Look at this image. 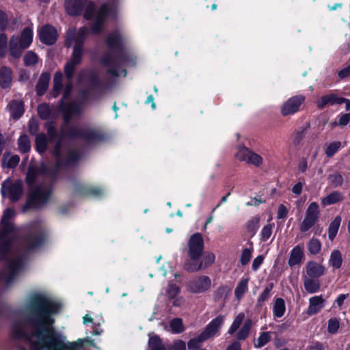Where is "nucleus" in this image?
<instances>
[{"label":"nucleus","instance_id":"nucleus-45","mask_svg":"<svg viewBox=\"0 0 350 350\" xmlns=\"http://www.w3.org/2000/svg\"><path fill=\"white\" fill-rule=\"evenodd\" d=\"M260 226V217L255 216L251 218L247 223V231L254 234L258 230Z\"/></svg>","mask_w":350,"mask_h":350},{"label":"nucleus","instance_id":"nucleus-36","mask_svg":"<svg viewBox=\"0 0 350 350\" xmlns=\"http://www.w3.org/2000/svg\"><path fill=\"white\" fill-rule=\"evenodd\" d=\"M244 319L245 314L243 312H241L239 314H237L235 317L230 328L228 329V333L230 335L234 334L239 329L241 325L243 323Z\"/></svg>","mask_w":350,"mask_h":350},{"label":"nucleus","instance_id":"nucleus-7","mask_svg":"<svg viewBox=\"0 0 350 350\" xmlns=\"http://www.w3.org/2000/svg\"><path fill=\"white\" fill-rule=\"evenodd\" d=\"M70 137H81L89 144L95 143L103 139L101 131L97 129L74 127L66 133Z\"/></svg>","mask_w":350,"mask_h":350},{"label":"nucleus","instance_id":"nucleus-60","mask_svg":"<svg viewBox=\"0 0 350 350\" xmlns=\"http://www.w3.org/2000/svg\"><path fill=\"white\" fill-rule=\"evenodd\" d=\"M8 25V16L6 14L0 10V31H3Z\"/></svg>","mask_w":350,"mask_h":350},{"label":"nucleus","instance_id":"nucleus-37","mask_svg":"<svg viewBox=\"0 0 350 350\" xmlns=\"http://www.w3.org/2000/svg\"><path fill=\"white\" fill-rule=\"evenodd\" d=\"M327 179L330 185L334 188L341 187L344 181L342 176L338 172L329 174Z\"/></svg>","mask_w":350,"mask_h":350},{"label":"nucleus","instance_id":"nucleus-16","mask_svg":"<svg viewBox=\"0 0 350 350\" xmlns=\"http://www.w3.org/2000/svg\"><path fill=\"white\" fill-rule=\"evenodd\" d=\"M325 272V267L314 261H309L306 265V275L313 278H319L323 275Z\"/></svg>","mask_w":350,"mask_h":350},{"label":"nucleus","instance_id":"nucleus-14","mask_svg":"<svg viewBox=\"0 0 350 350\" xmlns=\"http://www.w3.org/2000/svg\"><path fill=\"white\" fill-rule=\"evenodd\" d=\"M225 317L224 315H219L213 319L206 327L204 332H202V337H204L206 340L214 336L217 334L222 325L224 323Z\"/></svg>","mask_w":350,"mask_h":350},{"label":"nucleus","instance_id":"nucleus-50","mask_svg":"<svg viewBox=\"0 0 350 350\" xmlns=\"http://www.w3.org/2000/svg\"><path fill=\"white\" fill-rule=\"evenodd\" d=\"M206 340L204 337H202V334H200L198 337L191 338L188 342V348L191 350L198 349L200 347V344Z\"/></svg>","mask_w":350,"mask_h":350},{"label":"nucleus","instance_id":"nucleus-5","mask_svg":"<svg viewBox=\"0 0 350 350\" xmlns=\"http://www.w3.org/2000/svg\"><path fill=\"white\" fill-rule=\"evenodd\" d=\"M109 10L108 4H104L98 11L94 10V4L93 3H90L88 5L85 12V18L87 19L94 18L95 21L92 27L93 33H98L102 29V26L108 14Z\"/></svg>","mask_w":350,"mask_h":350},{"label":"nucleus","instance_id":"nucleus-15","mask_svg":"<svg viewBox=\"0 0 350 350\" xmlns=\"http://www.w3.org/2000/svg\"><path fill=\"white\" fill-rule=\"evenodd\" d=\"M40 40L46 44H53L57 40L56 29L51 26L46 25L42 27L39 33Z\"/></svg>","mask_w":350,"mask_h":350},{"label":"nucleus","instance_id":"nucleus-40","mask_svg":"<svg viewBox=\"0 0 350 350\" xmlns=\"http://www.w3.org/2000/svg\"><path fill=\"white\" fill-rule=\"evenodd\" d=\"M36 145L39 152H44L46 149L47 139L44 134H38L36 137Z\"/></svg>","mask_w":350,"mask_h":350},{"label":"nucleus","instance_id":"nucleus-12","mask_svg":"<svg viewBox=\"0 0 350 350\" xmlns=\"http://www.w3.org/2000/svg\"><path fill=\"white\" fill-rule=\"evenodd\" d=\"M304 101L305 96L303 95H297L291 97L281 107L282 115L287 116L297 113Z\"/></svg>","mask_w":350,"mask_h":350},{"label":"nucleus","instance_id":"nucleus-28","mask_svg":"<svg viewBox=\"0 0 350 350\" xmlns=\"http://www.w3.org/2000/svg\"><path fill=\"white\" fill-rule=\"evenodd\" d=\"M50 81V75L46 72L42 73L36 85V92L39 96L43 95L46 91Z\"/></svg>","mask_w":350,"mask_h":350},{"label":"nucleus","instance_id":"nucleus-44","mask_svg":"<svg viewBox=\"0 0 350 350\" xmlns=\"http://www.w3.org/2000/svg\"><path fill=\"white\" fill-rule=\"evenodd\" d=\"M18 148L21 152H27L30 150V141L27 135L20 137L18 140Z\"/></svg>","mask_w":350,"mask_h":350},{"label":"nucleus","instance_id":"nucleus-9","mask_svg":"<svg viewBox=\"0 0 350 350\" xmlns=\"http://www.w3.org/2000/svg\"><path fill=\"white\" fill-rule=\"evenodd\" d=\"M211 280L207 275H198L188 282L187 290L194 294L204 293L211 287Z\"/></svg>","mask_w":350,"mask_h":350},{"label":"nucleus","instance_id":"nucleus-35","mask_svg":"<svg viewBox=\"0 0 350 350\" xmlns=\"http://www.w3.org/2000/svg\"><path fill=\"white\" fill-rule=\"evenodd\" d=\"M252 327V321L251 320H246L243 326L239 330L237 334V338L239 340H243L246 338H247L250 331Z\"/></svg>","mask_w":350,"mask_h":350},{"label":"nucleus","instance_id":"nucleus-29","mask_svg":"<svg viewBox=\"0 0 350 350\" xmlns=\"http://www.w3.org/2000/svg\"><path fill=\"white\" fill-rule=\"evenodd\" d=\"M19 42L25 49L28 48L32 42L33 31L30 27L25 28L20 36L18 37Z\"/></svg>","mask_w":350,"mask_h":350},{"label":"nucleus","instance_id":"nucleus-61","mask_svg":"<svg viewBox=\"0 0 350 350\" xmlns=\"http://www.w3.org/2000/svg\"><path fill=\"white\" fill-rule=\"evenodd\" d=\"M288 209L284 204H280L278 206L277 217L278 219H284L286 217L288 214Z\"/></svg>","mask_w":350,"mask_h":350},{"label":"nucleus","instance_id":"nucleus-23","mask_svg":"<svg viewBox=\"0 0 350 350\" xmlns=\"http://www.w3.org/2000/svg\"><path fill=\"white\" fill-rule=\"evenodd\" d=\"M9 111L12 118L17 120L24 113V105L21 100H13L8 105Z\"/></svg>","mask_w":350,"mask_h":350},{"label":"nucleus","instance_id":"nucleus-31","mask_svg":"<svg viewBox=\"0 0 350 350\" xmlns=\"http://www.w3.org/2000/svg\"><path fill=\"white\" fill-rule=\"evenodd\" d=\"M285 311L286 306L284 299L282 298H277L275 300L273 307V316L277 318H280L284 314Z\"/></svg>","mask_w":350,"mask_h":350},{"label":"nucleus","instance_id":"nucleus-55","mask_svg":"<svg viewBox=\"0 0 350 350\" xmlns=\"http://www.w3.org/2000/svg\"><path fill=\"white\" fill-rule=\"evenodd\" d=\"M340 327V322L336 318L330 319L328 321L327 331L330 334H336Z\"/></svg>","mask_w":350,"mask_h":350},{"label":"nucleus","instance_id":"nucleus-63","mask_svg":"<svg viewBox=\"0 0 350 350\" xmlns=\"http://www.w3.org/2000/svg\"><path fill=\"white\" fill-rule=\"evenodd\" d=\"M340 79H345L350 76V64L338 72Z\"/></svg>","mask_w":350,"mask_h":350},{"label":"nucleus","instance_id":"nucleus-39","mask_svg":"<svg viewBox=\"0 0 350 350\" xmlns=\"http://www.w3.org/2000/svg\"><path fill=\"white\" fill-rule=\"evenodd\" d=\"M62 74L60 72H56L53 78V96L57 97L62 89Z\"/></svg>","mask_w":350,"mask_h":350},{"label":"nucleus","instance_id":"nucleus-22","mask_svg":"<svg viewBox=\"0 0 350 350\" xmlns=\"http://www.w3.org/2000/svg\"><path fill=\"white\" fill-rule=\"evenodd\" d=\"M344 200L342 193L338 191H334L326 196L321 199V205L327 206L331 204H336Z\"/></svg>","mask_w":350,"mask_h":350},{"label":"nucleus","instance_id":"nucleus-56","mask_svg":"<svg viewBox=\"0 0 350 350\" xmlns=\"http://www.w3.org/2000/svg\"><path fill=\"white\" fill-rule=\"evenodd\" d=\"M8 49V37L5 33H0V57H4Z\"/></svg>","mask_w":350,"mask_h":350},{"label":"nucleus","instance_id":"nucleus-21","mask_svg":"<svg viewBox=\"0 0 350 350\" xmlns=\"http://www.w3.org/2000/svg\"><path fill=\"white\" fill-rule=\"evenodd\" d=\"M25 47L21 46L18 36H13L9 42V51L10 55L14 58H18L21 56Z\"/></svg>","mask_w":350,"mask_h":350},{"label":"nucleus","instance_id":"nucleus-1","mask_svg":"<svg viewBox=\"0 0 350 350\" xmlns=\"http://www.w3.org/2000/svg\"><path fill=\"white\" fill-rule=\"evenodd\" d=\"M27 308L31 317L14 325L13 336L28 341L31 350H67L66 337L53 326L52 315L58 312L59 305L46 297L36 295Z\"/></svg>","mask_w":350,"mask_h":350},{"label":"nucleus","instance_id":"nucleus-6","mask_svg":"<svg viewBox=\"0 0 350 350\" xmlns=\"http://www.w3.org/2000/svg\"><path fill=\"white\" fill-rule=\"evenodd\" d=\"M102 63L104 66L109 67L108 73L112 76H126V72L125 69H117V67H119L121 65H129V62H127L124 57H115L113 54L109 53L103 57L102 59Z\"/></svg>","mask_w":350,"mask_h":350},{"label":"nucleus","instance_id":"nucleus-64","mask_svg":"<svg viewBox=\"0 0 350 350\" xmlns=\"http://www.w3.org/2000/svg\"><path fill=\"white\" fill-rule=\"evenodd\" d=\"M350 122V113L342 115L340 117L338 124L345 126Z\"/></svg>","mask_w":350,"mask_h":350},{"label":"nucleus","instance_id":"nucleus-58","mask_svg":"<svg viewBox=\"0 0 350 350\" xmlns=\"http://www.w3.org/2000/svg\"><path fill=\"white\" fill-rule=\"evenodd\" d=\"M38 172L33 167H29L27 174V182L29 185H31L37 176Z\"/></svg>","mask_w":350,"mask_h":350},{"label":"nucleus","instance_id":"nucleus-38","mask_svg":"<svg viewBox=\"0 0 350 350\" xmlns=\"http://www.w3.org/2000/svg\"><path fill=\"white\" fill-rule=\"evenodd\" d=\"M247 279H242L238 284L234 291V294L238 299H240L247 291Z\"/></svg>","mask_w":350,"mask_h":350},{"label":"nucleus","instance_id":"nucleus-27","mask_svg":"<svg viewBox=\"0 0 350 350\" xmlns=\"http://www.w3.org/2000/svg\"><path fill=\"white\" fill-rule=\"evenodd\" d=\"M342 256L341 252L338 250H334L332 252L328 265L332 267L334 270L338 269L342 265Z\"/></svg>","mask_w":350,"mask_h":350},{"label":"nucleus","instance_id":"nucleus-33","mask_svg":"<svg viewBox=\"0 0 350 350\" xmlns=\"http://www.w3.org/2000/svg\"><path fill=\"white\" fill-rule=\"evenodd\" d=\"M170 327L172 334H180L185 330L183 319L180 318H175L170 321Z\"/></svg>","mask_w":350,"mask_h":350},{"label":"nucleus","instance_id":"nucleus-47","mask_svg":"<svg viewBox=\"0 0 350 350\" xmlns=\"http://www.w3.org/2000/svg\"><path fill=\"white\" fill-rule=\"evenodd\" d=\"M121 40L120 35L116 32L113 33H111L107 39V45L109 48H116L118 47L120 45Z\"/></svg>","mask_w":350,"mask_h":350},{"label":"nucleus","instance_id":"nucleus-34","mask_svg":"<svg viewBox=\"0 0 350 350\" xmlns=\"http://www.w3.org/2000/svg\"><path fill=\"white\" fill-rule=\"evenodd\" d=\"M341 222V217L336 216L330 223L328 228V237L330 240H333L337 234Z\"/></svg>","mask_w":350,"mask_h":350},{"label":"nucleus","instance_id":"nucleus-18","mask_svg":"<svg viewBox=\"0 0 350 350\" xmlns=\"http://www.w3.org/2000/svg\"><path fill=\"white\" fill-rule=\"evenodd\" d=\"M325 300L320 296H313L309 299V306L306 310L308 316L318 313L324 307Z\"/></svg>","mask_w":350,"mask_h":350},{"label":"nucleus","instance_id":"nucleus-3","mask_svg":"<svg viewBox=\"0 0 350 350\" xmlns=\"http://www.w3.org/2000/svg\"><path fill=\"white\" fill-rule=\"evenodd\" d=\"M89 31L86 27L79 29L78 31L75 29H69L66 36V44L70 46L74 44L71 59L64 68L65 75L68 80L73 77L76 66L81 62L83 54L82 43L85 40Z\"/></svg>","mask_w":350,"mask_h":350},{"label":"nucleus","instance_id":"nucleus-8","mask_svg":"<svg viewBox=\"0 0 350 350\" xmlns=\"http://www.w3.org/2000/svg\"><path fill=\"white\" fill-rule=\"evenodd\" d=\"M23 193V183L21 180L12 181L10 179L5 180L1 185V194L4 197H8L12 202L19 200Z\"/></svg>","mask_w":350,"mask_h":350},{"label":"nucleus","instance_id":"nucleus-46","mask_svg":"<svg viewBox=\"0 0 350 350\" xmlns=\"http://www.w3.org/2000/svg\"><path fill=\"white\" fill-rule=\"evenodd\" d=\"M274 224L265 225L260 232L261 241L266 242L271 236Z\"/></svg>","mask_w":350,"mask_h":350},{"label":"nucleus","instance_id":"nucleus-25","mask_svg":"<svg viewBox=\"0 0 350 350\" xmlns=\"http://www.w3.org/2000/svg\"><path fill=\"white\" fill-rule=\"evenodd\" d=\"M339 96L336 94H329L319 98L317 102V107L319 109H323L327 105H333L338 103Z\"/></svg>","mask_w":350,"mask_h":350},{"label":"nucleus","instance_id":"nucleus-13","mask_svg":"<svg viewBox=\"0 0 350 350\" xmlns=\"http://www.w3.org/2000/svg\"><path fill=\"white\" fill-rule=\"evenodd\" d=\"M215 260V256L213 252H208L203 256L200 262H187L185 265V269L189 271H198L204 269L212 265Z\"/></svg>","mask_w":350,"mask_h":350},{"label":"nucleus","instance_id":"nucleus-17","mask_svg":"<svg viewBox=\"0 0 350 350\" xmlns=\"http://www.w3.org/2000/svg\"><path fill=\"white\" fill-rule=\"evenodd\" d=\"M304 247L303 245H297L290 252L288 264L291 267L300 265L304 258Z\"/></svg>","mask_w":350,"mask_h":350},{"label":"nucleus","instance_id":"nucleus-48","mask_svg":"<svg viewBox=\"0 0 350 350\" xmlns=\"http://www.w3.org/2000/svg\"><path fill=\"white\" fill-rule=\"evenodd\" d=\"M273 288V284L271 283L265 287L262 293L258 298V304L261 305L264 301H267L271 297V292Z\"/></svg>","mask_w":350,"mask_h":350},{"label":"nucleus","instance_id":"nucleus-24","mask_svg":"<svg viewBox=\"0 0 350 350\" xmlns=\"http://www.w3.org/2000/svg\"><path fill=\"white\" fill-rule=\"evenodd\" d=\"M304 286L308 293L312 294L319 291L321 284L317 278L303 276Z\"/></svg>","mask_w":350,"mask_h":350},{"label":"nucleus","instance_id":"nucleus-4","mask_svg":"<svg viewBox=\"0 0 350 350\" xmlns=\"http://www.w3.org/2000/svg\"><path fill=\"white\" fill-rule=\"evenodd\" d=\"M51 192V187L46 185H40L31 189L24 209L37 208L45 204L49 198Z\"/></svg>","mask_w":350,"mask_h":350},{"label":"nucleus","instance_id":"nucleus-32","mask_svg":"<svg viewBox=\"0 0 350 350\" xmlns=\"http://www.w3.org/2000/svg\"><path fill=\"white\" fill-rule=\"evenodd\" d=\"M305 215L318 221L320 215V208L318 203L316 202L310 203L306 208Z\"/></svg>","mask_w":350,"mask_h":350},{"label":"nucleus","instance_id":"nucleus-10","mask_svg":"<svg viewBox=\"0 0 350 350\" xmlns=\"http://www.w3.org/2000/svg\"><path fill=\"white\" fill-rule=\"evenodd\" d=\"M204 250V241L200 233L193 234L188 241V255L191 262L197 261L202 256Z\"/></svg>","mask_w":350,"mask_h":350},{"label":"nucleus","instance_id":"nucleus-11","mask_svg":"<svg viewBox=\"0 0 350 350\" xmlns=\"http://www.w3.org/2000/svg\"><path fill=\"white\" fill-rule=\"evenodd\" d=\"M236 157L241 161H244L247 164L254 165L258 167L262 164L263 159L262 157L246 147L240 148L236 154Z\"/></svg>","mask_w":350,"mask_h":350},{"label":"nucleus","instance_id":"nucleus-20","mask_svg":"<svg viewBox=\"0 0 350 350\" xmlns=\"http://www.w3.org/2000/svg\"><path fill=\"white\" fill-rule=\"evenodd\" d=\"M60 108L64 113V120L66 122L72 117L79 115L81 111V106L75 103H71L69 105H65L64 101H62Z\"/></svg>","mask_w":350,"mask_h":350},{"label":"nucleus","instance_id":"nucleus-57","mask_svg":"<svg viewBox=\"0 0 350 350\" xmlns=\"http://www.w3.org/2000/svg\"><path fill=\"white\" fill-rule=\"evenodd\" d=\"M169 349L170 350H186V343L182 340H176Z\"/></svg>","mask_w":350,"mask_h":350},{"label":"nucleus","instance_id":"nucleus-49","mask_svg":"<svg viewBox=\"0 0 350 350\" xmlns=\"http://www.w3.org/2000/svg\"><path fill=\"white\" fill-rule=\"evenodd\" d=\"M341 147L340 142H333L327 146L325 154L328 157H332Z\"/></svg>","mask_w":350,"mask_h":350},{"label":"nucleus","instance_id":"nucleus-2","mask_svg":"<svg viewBox=\"0 0 350 350\" xmlns=\"http://www.w3.org/2000/svg\"><path fill=\"white\" fill-rule=\"evenodd\" d=\"M12 208L4 211L0 230V254L3 258L5 255L10 257L8 261L9 269V280L22 268L23 260L21 252L25 254L31 252L40 246L44 242L42 236L30 234L23 240H19V230L14 228L10 219L14 216Z\"/></svg>","mask_w":350,"mask_h":350},{"label":"nucleus","instance_id":"nucleus-41","mask_svg":"<svg viewBox=\"0 0 350 350\" xmlns=\"http://www.w3.org/2000/svg\"><path fill=\"white\" fill-rule=\"evenodd\" d=\"M308 249L311 254L315 255L319 253L321 249V243L319 240L312 238L308 244Z\"/></svg>","mask_w":350,"mask_h":350},{"label":"nucleus","instance_id":"nucleus-19","mask_svg":"<svg viewBox=\"0 0 350 350\" xmlns=\"http://www.w3.org/2000/svg\"><path fill=\"white\" fill-rule=\"evenodd\" d=\"M87 1L88 0H66L65 3L66 12L69 15L76 16L80 14Z\"/></svg>","mask_w":350,"mask_h":350},{"label":"nucleus","instance_id":"nucleus-26","mask_svg":"<svg viewBox=\"0 0 350 350\" xmlns=\"http://www.w3.org/2000/svg\"><path fill=\"white\" fill-rule=\"evenodd\" d=\"M12 81V70L6 66L0 69V86L2 88H7L11 85Z\"/></svg>","mask_w":350,"mask_h":350},{"label":"nucleus","instance_id":"nucleus-52","mask_svg":"<svg viewBox=\"0 0 350 350\" xmlns=\"http://www.w3.org/2000/svg\"><path fill=\"white\" fill-rule=\"evenodd\" d=\"M38 61V57L32 51H28L24 56V62L26 66H32Z\"/></svg>","mask_w":350,"mask_h":350},{"label":"nucleus","instance_id":"nucleus-59","mask_svg":"<svg viewBox=\"0 0 350 350\" xmlns=\"http://www.w3.org/2000/svg\"><path fill=\"white\" fill-rule=\"evenodd\" d=\"M264 258H265L262 255H259L254 259V260L252 262V269L254 271H256L259 269V267H260V265L262 264V262L264 261Z\"/></svg>","mask_w":350,"mask_h":350},{"label":"nucleus","instance_id":"nucleus-53","mask_svg":"<svg viewBox=\"0 0 350 350\" xmlns=\"http://www.w3.org/2000/svg\"><path fill=\"white\" fill-rule=\"evenodd\" d=\"M180 288L175 284H170L166 290V295L170 299L176 298L180 293Z\"/></svg>","mask_w":350,"mask_h":350},{"label":"nucleus","instance_id":"nucleus-43","mask_svg":"<svg viewBox=\"0 0 350 350\" xmlns=\"http://www.w3.org/2000/svg\"><path fill=\"white\" fill-rule=\"evenodd\" d=\"M253 253V247H250L249 248L243 249L241 256H240V263L241 265L245 266L249 263L251 260L252 256Z\"/></svg>","mask_w":350,"mask_h":350},{"label":"nucleus","instance_id":"nucleus-51","mask_svg":"<svg viewBox=\"0 0 350 350\" xmlns=\"http://www.w3.org/2000/svg\"><path fill=\"white\" fill-rule=\"evenodd\" d=\"M271 338V333L269 332H262L257 340V343L255 347L257 348L262 347L268 343Z\"/></svg>","mask_w":350,"mask_h":350},{"label":"nucleus","instance_id":"nucleus-30","mask_svg":"<svg viewBox=\"0 0 350 350\" xmlns=\"http://www.w3.org/2000/svg\"><path fill=\"white\" fill-rule=\"evenodd\" d=\"M20 158L18 155L5 154L2 159V166L3 167L14 168L18 164Z\"/></svg>","mask_w":350,"mask_h":350},{"label":"nucleus","instance_id":"nucleus-62","mask_svg":"<svg viewBox=\"0 0 350 350\" xmlns=\"http://www.w3.org/2000/svg\"><path fill=\"white\" fill-rule=\"evenodd\" d=\"M29 131L33 135L36 134L38 131V124L37 121L33 118L30 119L29 121Z\"/></svg>","mask_w":350,"mask_h":350},{"label":"nucleus","instance_id":"nucleus-54","mask_svg":"<svg viewBox=\"0 0 350 350\" xmlns=\"http://www.w3.org/2000/svg\"><path fill=\"white\" fill-rule=\"evenodd\" d=\"M38 113L42 119H47L51 113L50 107L46 104L40 105L38 107Z\"/></svg>","mask_w":350,"mask_h":350},{"label":"nucleus","instance_id":"nucleus-42","mask_svg":"<svg viewBox=\"0 0 350 350\" xmlns=\"http://www.w3.org/2000/svg\"><path fill=\"white\" fill-rule=\"evenodd\" d=\"M317 221H318L305 215L299 226L300 231L302 232L308 231Z\"/></svg>","mask_w":350,"mask_h":350}]
</instances>
